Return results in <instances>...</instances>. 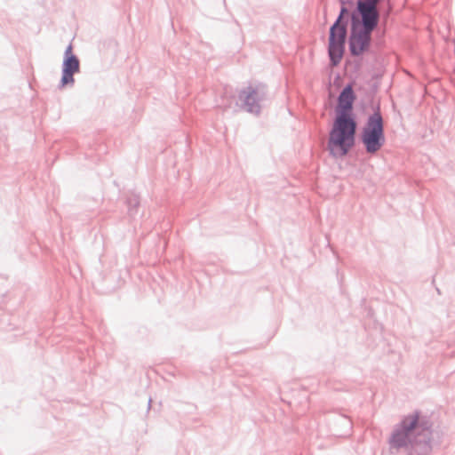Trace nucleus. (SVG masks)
Masks as SVG:
<instances>
[{"label": "nucleus", "instance_id": "7", "mask_svg": "<svg viewBox=\"0 0 455 455\" xmlns=\"http://www.w3.org/2000/svg\"><path fill=\"white\" fill-rule=\"evenodd\" d=\"M354 99L352 88L350 86L346 87L339 97V103L336 109L337 116L343 113L347 116H352L351 110Z\"/></svg>", "mask_w": 455, "mask_h": 455}, {"label": "nucleus", "instance_id": "1", "mask_svg": "<svg viewBox=\"0 0 455 455\" xmlns=\"http://www.w3.org/2000/svg\"><path fill=\"white\" fill-rule=\"evenodd\" d=\"M356 124L352 116H337L330 132L328 148L334 156H344L355 143Z\"/></svg>", "mask_w": 455, "mask_h": 455}, {"label": "nucleus", "instance_id": "8", "mask_svg": "<svg viewBox=\"0 0 455 455\" xmlns=\"http://www.w3.org/2000/svg\"><path fill=\"white\" fill-rule=\"evenodd\" d=\"M79 70V61L76 57H68L65 58L63 63V75L61 78L62 86L73 84L74 78L73 76L75 73Z\"/></svg>", "mask_w": 455, "mask_h": 455}, {"label": "nucleus", "instance_id": "9", "mask_svg": "<svg viewBox=\"0 0 455 455\" xmlns=\"http://www.w3.org/2000/svg\"><path fill=\"white\" fill-rule=\"evenodd\" d=\"M358 10L362 15L363 28L372 31L378 22V12L376 9L366 8L363 5H358Z\"/></svg>", "mask_w": 455, "mask_h": 455}, {"label": "nucleus", "instance_id": "4", "mask_svg": "<svg viewBox=\"0 0 455 455\" xmlns=\"http://www.w3.org/2000/svg\"><path fill=\"white\" fill-rule=\"evenodd\" d=\"M371 31L363 28L361 23L353 22L350 48L353 54L362 53L369 45Z\"/></svg>", "mask_w": 455, "mask_h": 455}, {"label": "nucleus", "instance_id": "11", "mask_svg": "<svg viewBox=\"0 0 455 455\" xmlns=\"http://www.w3.org/2000/svg\"><path fill=\"white\" fill-rule=\"evenodd\" d=\"M65 54H66V58H68V57H75V56L73 55V53H72V46H71V45H69V46L67 48Z\"/></svg>", "mask_w": 455, "mask_h": 455}, {"label": "nucleus", "instance_id": "6", "mask_svg": "<svg viewBox=\"0 0 455 455\" xmlns=\"http://www.w3.org/2000/svg\"><path fill=\"white\" fill-rule=\"evenodd\" d=\"M239 97L243 101L249 112H259V102L261 99V91L259 87L248 86L247 88L241 92Z\"/></svg>", "mask_w": 455, "mask_h": 455}, {"label": "nucleus", "instance_id": "3", "mask_svg": "<svg viewBox=\"0 0 455 455\" xmlns=\"http://www.w3.org/2000/svg\"><path fill=\"white\" fill-rule=\"evenodd\" d=\"M347 12L345 8L341 9L340 14L330 30L329 54L333 62L337 64L342 58L344 44L346 39V25L342 23L343 15Z\"/></svg>", "mask_w": 455, "mask_h": 455}, {"label": "nucleus", "instance_id": "5", "mask_svg": "<svg viewBox=\"0 0 455 455\" xmlns=\"http://www.w3.org/2000/svg\"><path fill=\"white\" fill-rule=\"evenodd\" d=\"M417 424V414L406 417L401 424V429L393 435L391 444L395 447L406 445L410 442L411 431L416 427Z\"/></svg>", "mask_w": 455, "mask_h": 455}, {"label": "nucleus", "instance_id": "10", "mask_svg": "<svg viewBox=\"0 0 455 455\" xmlns=\"http://www.w3.org/2000/svg\"><path fill=\"white\" fill-rule=\"evenodd\" d=\"M378 2L379 0H363L359 1L358 5H363L364 7L366 6V8L376 9V4Z\"/></svg>", "mask_w": 455, "mask_h": 455}, {"label": "nucleus", "instance_id": "2", "mask_svg": "<svg viewBox=\"0 0 455 455\" xmlns=\"http://www.w3.org/2000/svg\"><path fill=\"white\" fill-rule=\"evenodd\" d=\"M362 142L370 154L378 152L385 143L382 116L376 111L369 116L362 132Z\"/></svg>", "mask_w": 455, "mask_h": 455}]
</instances>
